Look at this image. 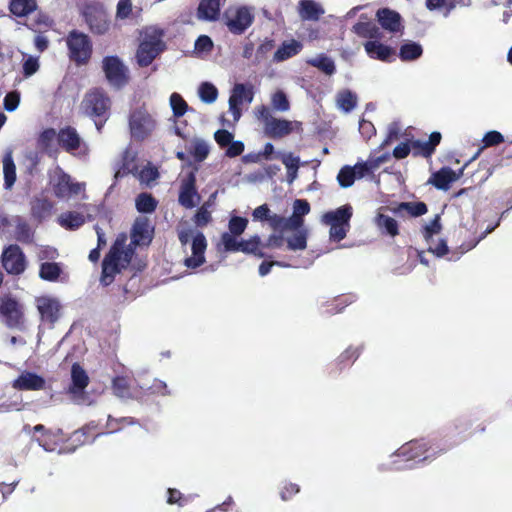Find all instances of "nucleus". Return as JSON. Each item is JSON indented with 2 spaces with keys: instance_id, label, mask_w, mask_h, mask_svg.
Masks as SVG:
<instances>
[{
  "instance_id": "nucleus-38",
  "label": "nucleus",
  "mask_w": 512,
  "mask_h": 512,
  "mask_svg": "<svg viewBox=\"0 0 512 512\" xmlns=\"http://www.w3.org/2000/svg\"><path fill=\"white\" fill-rule=\"evenodd\" d=\"M62 273V267L57 262H44L40 265L39 277L45 281L55 282Z\"/></svg>"
},
{
  "instance_id": "nucleus-5",
  "label": "nucleus",
  "mask_w": 512,
  "mask_h": 512,
  "mask_svg": "<svg viewBox=\"0 0 512 512\" xmlns=\"http://www.w3.org/2000/svg\"><path fill=\"white\" fill-rule=\"evenodd\" d=\"M68 55L77 65H86L92 56L93 45L89 36L78 30L69 32L66 38Z\"/></svg>"
},
{
  "instance_id": "nucleus-49",
  "label": "nucleus",
  "mask_w": 512,
  "mask_h": 512,
  "mask_svg": "<svg viewBox=\"0 0 512 512\" xmlns=\"http://www.w3.org/2000/svg\"><path fill=\"white\" fill-rule=\"evenodd\" d=\"M296 231L292 237L286 240L287 248L292 251L305 250L307 248V231L304 229Z\"/></svg>"
},
{
  "instance_id": "nucleus-19",
  "label": "nucleus",
  "mask_w": 512,
  "mask_h": 512,
  "mask_svg": "<svg viewBox=\"0 0 512 512\" xmlns=\"http://www.w3.org/2000/svg\"><path fill=\"white\" fill-rule=\"evenodd\" d=\"M37 309L41 320L54 324L60 317V302L52 297L42 296L37 299Z\"/></svg>"
},
{
  "instance_id": "nucleus-55",
  "label": "nucleus",
  "mask_w": 512,
  "mask_h": 512,
  "mask_svg": "<svg viewBox=\"0 0 512 512\" xmlns=\"http://www.w3.org/2000/svg\"><path fill=\"white\" fill-rule=\"evenodd\" d=\"M248 220L241 216H233L230 218L228 223L229 234L233 237L240 236L247 228Z\"/></svg>"
},
{
  "instance_id": "nucleus-42",
  "label": "nucleus",
  "mask_w": 512,
  "mask_h": 512,
  "mask_svg": "<svg viewBox=\"0 0 512 512\" xmlns=\"http://www.w3.org/2000/svg\"><path fill=\"white\" fill-rule=\"evenodd\" d=\"M85 223L83 214L79 212H66L60 215L59 224L70 230L78 229Z\"/></svg>"
},
{
  "instance_id": "nucleus-34",
  "label": "nucleus",
  "mask_w": 512,
  "mask_h": 512,
  "mask_svg": "<svg viewBox=\"0 0 512 512\" xmlns=\"http://www.w3.org/2000/svg\"><path fill=\"white\" fill-rule=\"evenodd\" d=\"M14 239L22 244H31L34 240V231L30 224L22 217L15 218Z\"/></svg>"
},
{
  "instance_id": "nucleus-9",
  "label": "nucleus",
  "mask_w": 512,
  "mask_h": 512,
  "mask_svg": "<svg viewBox=\"0 0 512 512\" xmlns=\"http://www.w3.org/2000/svg\"><path fill=\"white\" fill-rule=\"evenodd\" d=\"M102 70L108 83L116 89L123 88L130 81L129 70L118 56H105Z\"/></svg>"
},
{
  "instance_id": "nucleus-25",
  "label": "nucleus",
  "mask_w": 512,
  "mask_h": 512,
  "mask_svg": "<svg viewBox=\"0 0 512 512\" xmlns=\"http://www.w3.org/2000/svg\"><path fill=\"white\" fill-rule=\"evenodd\" d=\"M196 16L201 21H217L220 17V0H200Z\"/></svg>"
},
{
  "instance_id": "nucleus-8",
  "label": "nucleus",
  "mask_w": 512,
  "mask_h": 512,
  "mask_svg": "<svg viewBox=\"0 0 512 512\" xmlns=\"http://www.w3.org/2000/svg\"><path fill=\"white\" fill-rule=\"evenodd\" d=\"M0 320L9 329L24 330L25 314L23 305L10 295L1 297Z\"/></svg>"
},
{
  "instance_id": "nucleus-18",
  "label": "nucleus",
  "mask_w": 512,
  "mask_h": 512,
  "mask_svg": "<svg viewBox=\"0 0 512 512\" xmlns=\"http://www.w3.org/2000/svg\"><path fill=\"white\" fill-rule=\"evenodd\" d=\"M111 389L113 394L121 399H133L139 394L136 380L127 375L114 377Z\"/></svg>"
},
{
  "instance_id": "nucleus-3",
  "label": "nucleus",
  "mask_w": 512,
  "mask_h": 512,
  "mask_svg": "<svg viewBox=\"0 0 512 512\" xmlns=\"http://www.w3.org/2000/svg\"><path fill=\"white\" fill-rule=\"evenodd\" d=\"M352 215L353 209L349 204L323 214L322 223L330 226L329 237L332 241L339 242L346 237Z\"/></svg>"
},
{
  "instance_id": "nucleus-22",
  "label": "nucleus",
  "mask_w": 512,
  "mask_h": 512,
  "mask_svg": "<svg viewBox=\"0 0 512 512\" xmlns=\"http://www.w3.org/2000/svg\"><path fill=\"white\" fill-rule=\"evenodd\" d=\"M12 387L19 391L42 390L45 387V380L36 373L24 371L13 381Z\"/></svg>"
},
{
  "instance_id": "nucleus-31",
  "label": "nucleus",
  "mask_w": 512,
  "mask_h": 512,
  "mask_svg": "<svg viewBox=\"0 0 512 512\" xmlns=\"http://www.w3.org/2000/svg\"><path fill=\"white\" fill-rule=\"evenodd\" d=\"M364 48L369 57L381 61H389L395 55V50L377 41H367Z\"/></svg>"
},
{
  "instance_id": "nucleus-57",
  "label": "nucleus",
  "mask_w": 512,
  "mask_h": 512,
  "mask_svg": "<svg viewBox=\"0 0 512 512\" xmlns=\"http://www.w3.org/2000/svg\"><path fill=\"white\" fill-rule=\"evenodd\" d=\"M274 47L275 41L273 39L266 38L256 49L254 63L260 64L263 62Z\"/></svg>"
},
{
  "instance_id": "nucleus-10",
  "label": "nucleus",
  "mask_w": 512,
  "mask_h": 512,
  "mask_svg": "<svg viewBox=\"0 0 512 512\" xmlns=\"http://www.w3.org/2000/svg\"><path fill=\"white\" fill-rule=\"evenodd\" d=\"M221 242L226 252H243L245 254H252L258 258L265 257L262 251V241L260 236L254 235L247 240L238 241L233 235L224 232L221 235Z\"/></svg>"
},
{
  "instance_id": "nucleus-28",
  "label": "nucleus",
  "mask_w": 512,
  "mask_h": 512,
  "mask_svg": "<svg viewBox=\"0 0 512 512\" xmlns=\"http://www.w3.org/2000/svg\"><path fill=\"white\" fill-rule=\"evenodd\" d=\"M303 49V44L295 39L283 41L273 55V61L276 63L283 62L289 58L299 54Z\"/></svg>"
},
{
  "instance_id": "nucleus-64",
  "label": "nucleus",
  "mask_w": 512,
  "mask_h": 512,
  "mask_svg": "<svg viewBox=\"0 0 512 512\" xmlns=\"http://www.w3.org/2000/svg\"><path fill=\"white\" fill-rule=\"evenodd\" d=\"M233 138L234 135L226 129H219L214 133V139L221 148L227 147Z\"/></svg>"
},
{
  "instance_id": "nucleus-56",
  "label": "nucleus",
  "mask_w": 512,
  "mask_h": 512,
  "mask_svg": "<svg viewBox=\"0 0 512 512\" xmlns=\"http://www.w3.org/2000/svg\"><path fill=\"white\" fill-rule=\"evenodd\" d=\"M355 179V169L351 166L342 167L337 175L338 183L343 188L352 186Z\"/></svg>"
},
{
  "instance_id": "nucleus-62",
  "label": "nucleus",
  "mask_w": 512,
  "mask_h": 512,
  "mask_svg": "<svg viewBox=\"0 0 512 512\" xmlns=\"http://www.w3.org/2000/svg\"><path fill=\"white\" fill-rule=\"evenodd\" d=\"M276 158L280 159L282 163L285 165L286 169H295V167L300 166V158L298 156H294L292 152L289 153H278Z\"/></svg>"
},
{
  "instance_id": "nucleus-11",
  "label": "nucleus",
  "mask_w": 512,
  "mask_h": 512,
  "mask_svg": "<svg viewBox=\"0 0 512 512\" xmlns=\"http://www.w3.org/2000/svg\"><path fill=\"white\" fill-rule=\"evenodd\" d=\"M129 128L131 136L137 141L148 138L156 128V120L145 109H136L130 114Z\"/></svg>"
},
{
  "instance_id": "nucleus-4",
  "label": "nucleus",
  "mask_w": 512,
  "mask_h": 512,
  "mask_svg": "<svg viewBox=\"0 0 512 512\" xmlns=\"http://www.w3.org/2000/svg\"><path fill=\"white\" fill-rule=\"evenodd\" d=\"M162 36L163 32L160 30H152L145 33L136 52L137 64L140 67L149 66L165 50L166 45L162 40Z\"/></svg>"
},
{
  "instance_id": "nucleus-61",
  "label": "nucleus",
  "mask_w": 512,
  "mask_h": 512,
  "mask_svg": "<svg viewBox=\"0 0 512 512\" xmlns=\"http://www.w3.org/2000/svg\"><path fill=\"white\" fill-rule=\"evenodd\" d=\"M272 105L276 110L282 112H285L290 108L288 98L283 91H277L276 93H274V95L272 96Z\"/></svg>"
},
{
  "instance_id": "nucleus-30",
  "label": "nucleus",
  "mask_w": 512,
  "mask_h": 512,
  "mask_svg": "<svg viewBox=\"0 0 512 512\" xmlns=\"http://www.w3.org/2000/svg\"><path fill=\"white\" fill-rule=\"evenodd\" d=\"M298 13L303 21H318L324 14V9L313 0H301Z\"/></svg>"
},
{
  "instance_id": "nucleus-50",
  "label": "nucleus",
  "mask_w": 512,
  "mask_h": 512,
  "mask_svg": "<svg viewBox=\"0 0 512 512\" xmlns=\"http://www.w3.org/2000/svg\"><path fill=\"white\" fill-rule=\"evenodd\" d=\"M169 101H170V106L172 108L173 116L175 118L182 117L189 109L187 102L177 92H174L170 95Z\"/></svg>"
},
{
  "instance_id": "nucleus-41",
  "label": "nucleus",
  "mask_w": 512,
  "mask_h": 512,
  "mask_svg": "<svg viewBox=\"0 0 512 512\" xmlns=\"http://www.w3.org/2000/svg\"><path fill=\"white\" fill-rule=\"evenodd\" d=\"M194 160L198 163L203 162L209 155L210 147L208 143L200 138H195L188 150Z\"/></svg>"
},
{
  "instance_id": "nucleus-58",
  "label": "nucleus",
  "mask_w": 512,
  "mask_h": 512,
  "mask_svg": "<svg viewBox=\"0 0 512 512\" xmlns=\"http://www.w3.org/2000/svg\"><path fill=\"white\" fill-rule=\"evenodd\" d=\"M199 96L203 102L212 103L217 99L218 90L213 84L204 82L199 88Z\"/></svg>"
},
{
  "instance_id": "nucleus-59",
  "label": "nucleus",
  "mask_w": 512,
  "mask_h": 512,
  "mask_svg": "<svg viewBox=\"0 0 512 512\" xmlns=\"http://www.w3.org/2000/svg\"><path fill=\"white\" fill-rule=\"evenodd\" d=\"M57 438H58L57 433H54L53 431L48 430L46 433H43L42 435L37 437L36 441L46 451H53L57 444V441H56Z\"/></svg>"
},
{
  "instance_id": "nucleus-40",
  "label": "nucleus",
  "mask_w": 512,
  "mask_h": 512,
  "mask_svg": "<svg viewBox=\"0 0 512 512\" xmlns=\"http://www.w3.org/2000/svg\"><path fill=\"white\" fill-rule=\"evenodd\" d=\"M407 212L412 217H419L427 213V205L422 202H401L394 209L395 213Z\"/></svg>"
},
{
  "instance_id": "nucleus-43",
  "label": "nucleus",
  "mask_w": 512,
  "mask_h": 512,
  "mask_svg": "<svg viewBox=\"0 0 512 512\" xmlns=\"http://www.w3.org/2000/svg\"><path fill=\"white\" fill-rule=\"evenodd\" d=\"M135 205L140 213H152L156 210L158 202L152 194L142 192L136 197Z\"/></svg>"
},
{
  "instance_id": "nucleus-44",
  "label": "nucleus",
  "mask_w": 512,
  "mask_h": 512,
  "mask_svg": "<svg viewBox=\"0 0 512 512\" xmlns=\"http://www.w3.org/2000/svg\"><path fill=\"white\" fill-rule=\"evenodd\" d=\"M338 107L345 111H352L357 105V96L350 90L345 89L338 92L336 97Z\"/></svg>"
},
{
  "instance_id": "nucleus-39",
  "label": "nucleus",
  "mask_w": 512,
  "mask_h": 512,
  "mask_svg": "<svg viewBox=\"0 0 512 512\" xmlns=\"http://www.w3.org/2000/svg\"><path fill=\"white\" fill-rule=\"evenodd\" d=\"M4 187L10 190L16 182V165L10 154L3 158Z\"/></svg>"
},
{
  "instance_id": "nucleus-53",
  "label": "nucleus",
  "mask_w": 512,
  "mask_h": 512,
  "mask_svg": "<svg viewBox=\"0 0 512 512\" xmlns=\"http://www.w3.org/2000/svg\"><path fill=\"white\" fill-rule=\"evenodd\" d=\"M457 0H426L425 6L428 10H444L447 16L455 7Z\"/></svg>"
},
{
  "instance_id": "nucleus-52",
  "label": "nucleus",
  "mask_w": 512,
  "mask_h": 512,
  "mask_svg": "<svg viewBox=\"0 0 512 512\" xmlns=\"http://www.w3.org/2000/svg\"><path fill=\"white\" fill-rule=\"evenodd\" d=\"M22 73L25 78L34 75L40 68L39 58L32 55L23 54Z\"/></svg>"
},
{
  "instance_id": "nucleus-46",
  "label": "nucleus",
  "mask_w": 512,
  "mask_h": 512,
  "mask_svg": "<svg viewBox=\"0 0 512 512\" xmlns=\"http://www.w3.org/2000/svg\"><path fill=\"white\" fill-rule=\"evenodd\" d=\"M55 138L57 139V133L54 128H47V129L43 130L40 133L38 140H37L39 148L43 152H45L49 155H52V152H53L52 144H53Z\"/></svg>"
},
{
  "instance_id": "nucleus-13",
  "label": "nucleus",
  "mask_w": 512,
  "mask_h": 512,
  "mask_svg": "<svg viewBox=\"0 0 512 512\" xmlns=\"http://www.w3.org/2000/svg\"><path fill=\"white\" fill-rule=\"evenodd\" d=\"M50 185L53 194L59 199L68 198L80 192L79 184L73 183L70 175L59 166L56 167L53 175L50 177Z\"/></svg>"
},
{
  "instance_id": "nucleus-12",
  "label": "nucleus",
  "mask_w": 512,
  "mask_h": 512,
  "mask_svg": "<svg viewBox=\"0 0 512 512\" xmlns=\"http://www.w3.org/2000/svg\"><path fill=\"white\" fill-rule=\"evenodd\" d=\"M83 16L92 33L105 34L110 28L108 14L100 4H88L84 7Z\"/></svg>"
},
{
  "instance_id": "nucleus-63",
  "label": "nucleus",
  "mask_w": 512,
  "mask_h": 512,
  "mask_svg": "<svg viewBox=\"0 0 512 512\" xmlns=\"http://www.w3.org/2000/svg\"><path fill=\"white\" fill-rule=\"evenodd\" d=\"M20 103V93L18 91H12L6 94L4 97V109L8 112L16 110Z\"/></svg>"
},
{
  "instance_id": "nucleus-1",
  "label": "nucleus",
  "mask_w": 512,
  "mask_h": 512,
  "mask_svg": "<svg viewBox=\"0 0 512 512\" xmlns=\"http://www.w3.org/2000/svg\"><path fill=\"white\" fill-rule=\"evenodd\" d=\"M135 247L132 242L126 246L125 235L117 237L102 261L100 282L103 286L110 285L116 274L130 264L135 253Z\"/></svg>"
},
{
  "instance_id": "nucleus-24",
  "label": "nucleus",
  "mask_w": 512,
  "mask_h": 512,
  "mask_svg": "<svg viewBox=\"0 0 512 512\" xmlns=\"http://www.w3.org/2000/svg\"><path fill=\"white\" fill-rule=\"evenodd\" d=\"M377 20L384 30L398 33L403 30L402 19L398 12L389 8L379 9L376 13Z\"/></svg>"
},
{
  "instance_id": "nucleus-45",
  "label": "nucleus",
  "mask_w": 512,
  "mask_h": 512,
  "mask_svg": "<svg viewBox=\"0 0 512 512\" xmlns=\"http://www.w3.org/2000/svg\"><path fill=\"white\" fill-rule=\"evenodd\" d=\"M376 224L381 230H384L386 234L391 237H395L399 234L397 221L388 215L378 214L376 217Z\"/></svg>"
},
{
  "instance_id": "nucleus-6",
  "label": "nucleus",
  "mask_w": 512,
  "mask_h": 512,
  "mask_svg": "<svg viewBox=\"0 0 512 512\" xmlns=\"http://www.w3.org/2000/svg\"><path fill=\"white\" fill-rule=\"evenodd\" d=\"M224 23L234 35H242L254 22L253 8L247 5L228 7L223 14Z\"/></svg>"
},
{
  "instance_id": "nucleus-36",
  "label": "nucleus",
  "mask_w": 512,
  "mask_h": 512,
  "mask_svg": "<svg viewBox=\"0 0 512 512\" xmlns=\"http://www.w3.org/2000/svg\"><path fill=\"white\" fill-rule=\"evenodd\" d=\"M354 32L363 38L374 39L377 41L382 38V32L379 27L371 22H358L353 26Z\"/></svg>"
},
{
  "instance_id": "nucleus-37",
  "label": "nucleus",
  "mask_w": 512,
  "mask_h": 512,
  "mask_svg": "<svg viewBox=\"0 0 512 512\" xmlns=\"http://www.w3.org/2000/svg\"><path fill=\"white\" fill-rule=\"evenodd\" d=\"M36 8L35 0H11L9 4L10 12L18 17L27 16L35 11Z\"/></svg>"
},
{
  "instance_id": "nucleus-60",
  "label": "nucleus",
  "mask_w": 512,
  "mask_h": 512,
  "mask_svg": "<svg viewBox=\"0 0 512 512\" xmlns=\"http://www.w3.org/2000/svg\"><path fill=\"white\" fill-rule=\"evenodd\" d=\"M411 151L414 157L421 156L424 158H429L433 155L429 146L427 145V142H422L420 140L411 141Z\"/></svg>"
},
{
  "instance_id": "nucleus-35",
  "label": "nucleus",
  "mask_w": 512,
  "mask_h": 512,
  "mask_svg": "<svg viewBox=\"0 0 512 512\" xmlns=\"http://www.w3.org/2000/svg\"><path fill=\"white\" fill-rule=\"evenodd\" d=\"M423 54V48L419 43L414 41L404 42L399 50V58L403 62L414 61L420 58Z\"/></svg>"
},
{
  "instance_id": "nucleus-48",
  "label": "nucleus",
  "mask_w": 512,
  "mask_h": 512,
  "mask_svg": "<svg viewBox=\"0 0 512 512\" xmlns=\"http://www.w3.org/2000/svg\"><path fill=\"white\" fill-rule=\"evenodd\" d=\"M308 64L318 68L327 75H332L336 71L334 61L330 57L325 55H320L317 58L309 60Z\"/></svg>"
},
{
  "instance_id": "nucleus-33",
  "label": "nucleus",
  "mask_w": 512,
  "mask_h": 512,
  "mask_svg": "<svg viewBox=\"0 0 512 512\" xmlns=\"http://www.w3.org/2000/svg\"><path fill=\"white\" fill-rule=\"evenodd\" d=\"M252 99L253 93L250 89H247L244 84H236L229 98L230 110H232L234 114L239 113V106L243 101L251 102Z\"/></svg>"
},
{
  "instance_id": "nucleus-26",
  "label": "nucleus",
  "mask_w": 512,
  "mask_h": 512,
  "mask_svg": "<svg viewBox=\"0 0 512 512\" xmlns=\"http://www.w3.org/2000/svg\"><path fill=\"white\" fill-rule=\"evenodd\" d=\"M264 129L266 135L273 139L282 138L293 131L291 121L277 118L269 119V122L266 123Z\"/></svg>"
},
{
  "instance_id": "nucleus-20",
  "label": "nucleus",
  "mask_w": 512,
  "mask_h": 512,
  "mask_svg": "<svg viewBox=\"0 0 512 512\" xmlns=\"http://www.w3.org/2000/svg\"><path fill=\"white\" fill-rule=\"evenodd\" d=\"M58 145L67 153L73 154L80 149L83 141L77 130L72 126H65L57 133Z\"/></svg>"
},
{
  "instance_id": "nucleus-14",
  "label": "nucleus",
  "mask_w": 512,
  "mask_h": 512,
  "mask_svg": "<svg viewBox=\"0 0 512 512\" xmlns=\"http://www.w3.org/2000/svg\"><path fill=\"white\" fill-rule=\"evenodd\" d=\"M3 268L8 274L20 275L26 269V257L17 244L7 246L1 255Z\"/></svg>"
},
{
  "instance_id": "nucleus-51",
  "label": "nucleus",
  "mask_w": 512,
  "mask_h": 512,
  "mask_svg": "<svg viewBox=\"0 0 512 512\" xmlns=\"http://www.w3.org/2000/svg\"><path fill=\"white\" fill-rule=\"evenodd\" d=\"M442 230L441 218L436 214L434 218L426 225L423 226L421 232L426 242H430L434 235H437Z\"/></svg>"
},
{
  "instance_id": "nucleus-47",
  "label": "nucleus",
  "mask_w": 512,
  "mask_h": 512,
  "mask_svg": "<svg viewBox=\"0 0 512 512\" xmlns=\"http://www.w3.org/2000/svg\"><path fill=\"white\" fill-rule=\"evenodd\" d=\"M136 171L137 166L135 164V157L126 150L122 156V164L115 173V178H120L128 175L129 173H135Z\"/></svg>"
},
{
  "instance_id": "nucleus-15",
  "label": "nucleus",
  "mask_w": 512,
  "mask_h": 512,
  "mask_svg": "<svg viewBox=\"0 0 512 512\" xmlns=\"http://www.w3.org/2000/svg\"><path fill=\"white\" fill-rule=\"evenodd\" d=\"M154 228L146 217H138L131 229V240L134 246H148L153 239Z\"/></svg>"
},
{
  "instance_id": "nucleus-32",
  "label": "nucleus",
  "mask_w": 512,
  "mask_h": 512,
  "mask_svg": "<svg viewBox=\"0 0 512 512\" xmlns=\"http://www.w3.org/2000/svg\"><path fill=\"white\" fill-rule=\"evenodd\" d=\"M71 385L69 391L73 394L82 393L88 386L89 378L85 370L78 364L74 363L71 368Z\"/></svg>"
},
{
  "instance_id": "nucleus-23",
  "label": "nucleus",
  "mask_w": 512,
  "mask_h": 512,
  "mask_svg": "<svg viewBox=\"0 0 512 512\" xmlns=\"http://www.w3.org/2000/svg\"><path fill=\"white\" fill-rule=\"evenodd\" d=\"M207 241L203 233L198 232L192 241V256L185 259V265L188 268H198L205 262V250Z\"/></svg>"
},
{
  "instance_id": "nucleus-21",
  "label": "nucleus",
  "mask_w": 512,
  "mask_h": 512,
  "mask_svg": "<svg viewBox=\"0 0 512 512\" xmlns=\"http://www.w3.org/2000/svg\"><path fill=\"white\" fill-rule=\"evenodd\" d=\"M253 221L268 222L269 227L275 232H284L283 216L271 213L267 204H262L252 212Z\"/></svg>"
},
{
  "instance_id": "nucleus-29",
  "label": "nucleus",
  "mask_w": 512,
  "mask_h": 512,
  "mask_svg": "<svg viewBox=\"0 0 512 512\" xmlns=\"http://www.w3.org/2000/svg\"><path fill=\"white\" fill-rule=\"evenodd\" d=\"M458 178L455 171L449 167H442L440 170L434 172L429 179L428 183L440 190H448L451 183Z\"/></svg>"
},
{
  "instance_id": "nucleus-2",
  "label": "nucleus",
  "mask_w": 512,
  "mask_h": 512,
  "mask_svg": "<svg viewBox=\"0 0 512 512\" xmlns=\"http://www.w3.org/2000/svg\"><path fill=\"white\" fill-rule=\"evenodd\" d=\"M80 108L94 120L97 130L101 132L110 116L111 99L102 88H93L84 95Z\"/></svg>"
},
{
  "instance_id": "nucleus-17",
  "label": "nucleus",
  "mask_w": 512,
  "mask_h": 512,
  "mask_svg": "<svg viewBox=\"0 0 512 512\" xmlns=\"http://www.w3.org/2000/svg\"><path fill=\"white\" fill-rule=\"evenodd\" d=\"M310 210V204L306 199H296L293 203V214L289 218L283 216L284 232L302 228L303 217L309 214Z\"/></svg>"
},
{
  "instance_id": "nucleus-7",
  "label": "nucleus",
  "mask_w": 512,
  "mask_h": 512,
  "mask_svg": "<svg viewBox=\"0 0 512 512\" xmlns=\"http://www.w3.org/2000/svg\"><path fill=\"white\" fill-rule=\"evenodd\" d=\"M446 449L434 448L429 441L425 439H415L403 444L398 450L397 455L406 461H426L435 459Z\"/></svg>"
},
{
  "instance_id": "nucleus-54",
  "label": "nucleus",
  "mask_w": 512,
  "mask_h": 512,
  "mask_svg": "<svg viewBox=\"0 0 512 512\" xmlns=\"http://www.w3.org/2000/svg\"><path fill=\"white\" fill-rule=\"evenodd\" d=\"M53 208V204L48 199H36L32 205V214L36 218H44L47 216Z\"/></svg>"
},
{
  "instance_id": "nucleus-27",
  "label": "nucleus",
  "mask_w": 512,
  "mask_h": 512,
  "mask_svg": "<svg viewBox=\"0 0 512 512\" xmlns=\"http://www.w3.org/2000/svg\"><path fill=\"white\" fill-rule=\"evenodd\" d=\"M362 347L349 346L336 359L331 367L330 373H340L346 367L352 365L360 356Z\"/></svg>"
},
{
  "instance_id": "nucleus-16",
  "label": "nucleus",
  "mask_w": 512,
  "mask_h": 512,
  "mask_svg": "<svg viewBox=\"0 0 512 512\" xmlns=\"http://www.w3.org/2000/svg\"><path fill=\"white\" fill-rule=\"evenodd\" d=\"M195 198L199 200L200 196L196 189L195 172L191 171L181 182L178 200L183 207L191 209L196 206Z\"/></svg>"
}]
</instances>
